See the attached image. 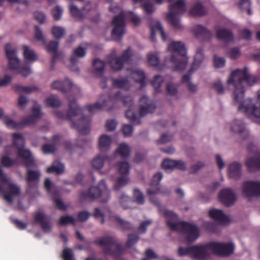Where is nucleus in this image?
<instances>
[{
    "label": "nucleus",
    "instance_id": "6ab92c4d",
    "mask_svg": "<svg viewBox=\"0 0 260 260\" xmlns=\"http://www.w3.org/2000/svg\"><path fill=\"white\" fill-rule=\"evenodd\" d=\"M58 42L55 41H51L46 45V49L49 53L52 54L51 62V69L53 70L56 60L60 59L62 55L61 52L58 51Z\"/></svg>",
    "mask_w": 260,
    "mask_h": 260
},
{
    "label": "nucleus",
    "instance_id": "e2e57ef3",
    "mask_svg": "<svg viewBox=\"0 0 260 260\" xmlns=\"http://www.w3.org/2000/svg\"><path fill=\"white\" fill-rule=\"evenodd\" d=\"M175 160L169 159H165L162 162L161 166L166 171H171L175 168Z\"/></svg>",
    "mask_w": 260,
    "mask_h": 260
},
{
    "label": "nucleus",
    "instance_id": "f257e3e1",
    "mask_svg": "<svg viewBox=\"0 0 260 260\" xmlns=\"http://www.w3.org/2000/svg\"><path fill=\"white\" fill-rule=\"evenodd\" d=\"M150 200L157 207L160 213L166 218L167 225L171 230L185 234L186 240L189 243L193 242L198 238L200 231L196 225L185 221L177 222L178 216L175 213L167 210L165 206L160 205L158 200H153L152 197H150Z\"/></svg>",
    "mask_w": 260,
    "mask_h": 260
},
{
    "label": "nucleus",
    "instance_id": "f704fd0d",
    "mask_svg": "<svg viewBox=\"0 0 260 260\" xmlns=\"http://www.w3.org/2000/svg\"><path fill=\"white\" fill-rule=\"evenodd\" d=\"M111 79L112 81V85L113 88H120L127 90L131 86L129 81L126 78H112Z\"/></svg>",
    "mask_w": 260,
    "mask_h": 260
},
{
    "label": "nucleus",
    "instance_id": "6e6d98bb",
    "mask_svg": "<svg viewBox=\"0 0 260 260\" xmlns=\"http://www.w3.org/2000/svg\"><path fill=\"white\" fill-rule=\"evenodd\" d=\"M71 223L73 225L75 224V219L72 216H62L60 217L59 224L60 225H66L67 224Z\"/></svg>",
    "mask_w": 260,
    "mask_h": 260
},
{
    "label": "nucleus",
    "instance_id": "5701e85b",
    "mask_svg": "<svg viewBox=\"0 0 260 260\" xmlns=\"http://www.w3.org/2000/svg\"><path fill=\"white\" fill-rule=\"evenodd\" d=\"M93 215L95 218L101 217V223L104 224L105 222V217L107 216V213L102 212L99 208H95L93 214H91L89 212L83 211L79 212L77 214L78 220L80 222H84L87 220L90 216Z\"/></svg>",
    "mask_w": 260,
    "mask_h": 260
},
{
    "label": "nucleus",
    "instance_id": "ea45409f",
    "mask_svg": "<svg viewBox=\"0 0 260 260\" xmlns=\"http://www.w3.org/2000/svg\"><path fill=\"white\" fill-rule=\"evenodd\" d=\"M129 154V147L125 143L120 144L115 152V155H119L124 159L127 158Z\"/></svg>",
    "mask_w": 260,
    "mask_h": 260
},
{
    "label": "nucleus",
    "instance_id": "680f3d73",
    "mask_svg": "<svg viewBox=\"0 0 260 260\" xmlns=\"http://www.w3.org/2000/svg\"><path fill=\"white\" fill-rule=\"evenodd\" d=\"M251 2L250 0H241L238 4L239 7L241 10H245L247 11L248 15L251 14L250 10Z\"/></svg>",
    "mask_w": 260,
    "mask_h": 260
},
{
    "label": "nucleus",
    "instance_id": "58836bf2",
    "mask_svg": "<svg viewBox=\"0 0 260 260\" xmlns=\"http://www.w3.org/2000/svg\"><path fill=\"white\" fill-rule=\"evenodd\" d=\"M40 176V173L39 171H34L27 168V176L26 180L29 188H32L31 182L34 181L39 180Z\"/></svg>",
    "mask_w": 260,
    "mask_h": 260
},
{
    "label": "nucleus",
    "instance_id": "774afa93",
    "mask_svg": "<svg viewBox=\"0 0 260 260\" xmlns=\"http://www.w3.org/2000/svg\"><path fill=\"white\" fill-rule=\"evenodd\" d=\"M145 255V257L142 258L141 260H150L157 258V254L150 248H148L146 250Z\"/></svg>",
    "mask_w": 260,
    "mask_h": 260
},
{
    "label": "nucleus",
    "instance_id": "0eeeda50",
    "mask_svg": "<svg viewBox=\"0 0 260 260\" xmlns=\"http://www.w3.org/2000/svg\"><path fill=\"white\" fill-rule=\"evenodd\" d=\"M100 197L102 198V202H107L110 197V191L104 180H101L98 186L91 187L88 192L81 191L80 193V199L82 201L93 200Z\"/></svg>",
    "mask_w": 260,
    "mask_h": 260
},
{
    "label": "nucleus",
    "instance_id": "393cba45",
    "mask_svg": "<svg viewBox=\"0 0 260 260\" xmlns=\"http://www.w3.org/2000/svg\"><path fill=\"white\" fill-rule=\"evenodd\" d=\"M86 54V50L85 48L81 46H78L75 48L73 51V54L70 57V62L73 67L71 69L73 70L79 71V69L76 66L79 61V59L83 58Z\"/></svg>",
    "mask_w": 260,
    "mask_h": 260
},
{
    "label": "nucleus",
    "instance_id": "c9c22d12",
    "mask_svg": "<svg viewBox=\"0 0 260 260\" xmlns=\"http://www.w3.org/2000/svg\"><path fill=\"white\" fill-rule=\"evenodd\" d=\"M217 39L226 42L232 41L233 40V35L232 31L225 28L218 29L216 30Z\"/></svg>",
    "mask_w": 260,
    "mask_h": 260
},
{
    "label": "nucleus",
    "instance_id": "72a5a7b5",
    "mask_svg": "<svg viewBox=\"0 0 260 260\" xmlns=\"http://www.w3.org/2000/svg\"><path fill=\"white\" fill-rule=\"evenodd\" d=\"M60 136L58 135H54L52 138V143L45 144L42 146V151L45 154L52 153L55 152L56 146L59 142Z\"/></svg>",
    "mask_w": 260,
    "mask_h": 260
},
{
    "label": "nucleus",
    "instance_id": "a19ab883",
    "mask_svg": "<svg viewBox=\"0 0 260 260\" xmlns=\"http://www.w3.org/2000/svg\"><path fill=\"white\" fill-rule=\"evenodd\" d=\"M203 59L204 55L202 51L200 49H198L194 56V61L192 63L191 68L189 70V72L190 73H192L194 71L199 68Z\"/></svg>",
    "mask_w": 260,
    "mask_h": 260
},
{
    "label": "nucleus",
    "instance_id": "4468645a",
    "mask_svg": "<svg viewBox=\"0 0 260 260\" xmlns=\"http://www.w3.org/2000/svg\"><path fill=\"white\" fill-rule=\"evenodd\" d=\"M249 152L255 153V156L247 159L246 166L249 172H255L260 170V152L257 150L256 147L252 143H249L247 146Z\"/></svg>",
    "mask_w": 260,
    "mask_h": 260
},
{
    "label": "nucleus",
    "instance_id": "338daca9",
    "mask_svg": "<svg viewBox=\"0 0 260 260\" xmlns=\"http://www.w3.org/2000/svg\"><path fill=\"white\" fill-rule=\"evenodd\" d=\"M62 257L64 260H74V254L72 250L68 248H64L62 251Z\"/></svg>",
    "mask_w": 260,
    "mask_h": 260
},
{
    "label": "nucleus",
    "instance_id": "dca6fc26",
    "mask_svg": "<svg viewBox=\"0 0 260 260\" xmlns=\"http://www.w3.org/2000/svg\"><path fill=\"white\" fill-rule=\"evenodd\" d=\"M125 13L122 11L120 14L115 16L112 21L114 28L112 30V36L121 39L124 34L125 27Z\"/></svg>",
    "mask_w": 260,
    "mask_h": 260
},
{
    "label": "nucleus",
    "instance_id": "9b49d317",
    "mask_svg": "<svg viewBox=\"0 0 260 260\" xmlns=\"http://www.w3.org/2000/svg\"><path fill=\"white\" fill-rule=\"evenodd\" d=\"M239 103L240 105L238 107V110L246 115H248L250 113L252 116L258 118L257 122L260 124V91L257 92V98L255 104L252 103L250 99L243 101L241 100Z\"/></svg>",
    "mask_w": 260,
    "mask_h": 260
},
{
    "label": "nucleus",
    "instance_id": "de8ad7c7",
    "mask_svg": "<svg viewBox=\"0 0 260 260\" xmlns=\"http://www.w3.org/2000/svg\"><path fill=\"white\" fill-rule=\"evenodd\" d=\"M44 186L48 193L51 196H58V191L54 187L52 182L49 178H46L45 180Z\"/></svg>",
    "mask_w": 260,
    "mask_h": 260
},
{
    "label": "nucleus",
    "instance_id": "052dcab7",
    "mask_svg": "<svg viewBox=\"0 0 260 260\" xmlns=\"http://www.w3.org/2000/svg\"><path fill=\"white\" fill-rule=\"evenodd\" d=\"M16 163V160L11 159L8 156H3L1 159V164L5 168H10L13 166Z\"/></svg>",
    "mask_w": 260,
    "mask_h": 260
},
{
    "label": "nucleus",
    "instance_id": "8fccbe9b",
    "mask_svg": "<svg viewBox=\"0 0 260 260\" xmlns=\"http://www.w3.org/2000/svg\"><path fill=\"white\" fill-rule=\"evenodd\" d=\"M46 105L48 107L54 108L59 107L61 103L56 96L52 95L46 100Z\"/></svg>",
    "mask_w": 260,
    "mask_h": 260
},
{
    "label": "nucleus",
    "instance_id": "c756f323",
    "mask_svg": "<svg viewBox=\"0 0 260 260\" xmlns=\"http://www.w3.org/2000/svg\"><path fill=\"white\" fill-rule=\"evenodd\" d=\"M207 13V10L201 2H197L190 9L189 14L193 17H201Z\"/></svg>",
    "mask_w": 260,
    "mask_h": 260
},
{
    "label": "nucleus",
    "instance_id": "cd10ccee",
    "mask_svg": "<svg viewBox=\"0 0 260 260\" xmlns=\"http://www.w3.org/2000/svg\"><path fill=\"white\" fill-rule=\"evenodd\" d=\"M33 122V118L31 117L24 118L20 122H16L10 118L5 120V123L8 127L13 129H19L28 126L29 124Z\"/></svg>",
    "mask_w": 260,
    "mask_h": 260
},
{
    "label": "nucleus",
    "instance_id": "f03ea898",
    "mask_svg": "<svg viewBox=\"0 0 260 260\" xmlns=\"http://www.w3.org/2000/svg\"><path fill=\"white\" fill-rule=\"evenodd\" d=\"M119 101H121L124 106L129 107V109L125 112V117L130 122L135 123V124H140L141 121L139 117L132 108L134 104L132 96L130 95L122 96L120 91L117 92L114 95H109L108 99L104 100L102 103L96 102L94 104L86 106V108L90 113L101 110L109 111L114 108L116 103Z\"/></svg>",
    "mask_w": 260,
    "mask_h": 260
},
{
    "label": "nucleus",
    "instance_id": "2eb2a0df",
    "mask_svg": "<svg viewBox=\"0 0 260 260\" xmlns=\"http://www.w3.org/2000/svg\"><path fill=\"white\" fill-rule=\"evenodd\" d=\"M212 248V252L218 255L227 256L231 255L234 251V245L232 243L210 242L209 245Z\"/></svg>",
    "mask_w": 260,
    "mask_h": 260
},
{
    "label": "nucleus",
    "instance_id": "603ef678",
    "mask_svg": "<svg viewBox=\"0 0 260 260\" xmlns=\"http://www.w3.org/2000/svg\"><path fill=\"white\" fill-rule=\"evenodd\" d=\"M164 82V79L162 76L159 75H155L153 80L151 82L152 86L155 88V91L156 92H159L160 91V87L161 84Z\"/></svg>",
    "mask_w": 260,
    "mask_h": 260
},
{
    "label": "nucleus",
    "instance_id": "864d4df0",
    "mask_svg": "<svg viewBox=\"0 0 260 260\" xmlns=\"http://www.w3.org/2000/svg\"><path fill=\"white\" fill-rule=\"evenodd\" d=\"M135 202L139 205H143L145 203L144 197L142 192L138 189H135L133 193Z\"/></svg>",
    "mask_w": 260,
    "mask_h": 260
},
{
    "label": "nucleus",
    "instance_id": "1a4fd4ad",
    "mask_svg": "<svg viewBox=\"0 0 260 260\" xmlns=\"http://www.w3.org/2000/svg\"><path fill=\"white\" fill-rule=\"evenodd\" d=\"M5 51L7 59L9 60V68L11 70H19V73L24 77H26L31 73L29 67L27 66L21 65L20 60L17 56V51L12 47L10 44H7L5 47Z\"/></svg>",
    "mask_w": 260,
    "mask_h": 260
},
{
    "label": "nucleus",
    "instance_id": "a878e982",
    "mask_svg": "<svg viewBox=\"0 0 260 260\" xmlns=\"http://www.w3.org/2000/svg\"><path fill=\"white\" fill-rule=\"evenodd\" d=\"M231 131L234 133L239 134L243 140L246 139L249 136V132L246 129L245 124L241 120H235L231 123Z\"/></svg>",
    "mask_w": 260,
    "mask_h": 260
},
{
    "label": "nucleus",
    "instance_id": "a211bd4d",
    "mask_svg": "<svg viewBox=\"0 0 260 260\" xmlns=\"http://www.w3.org/2000/svg\"><path fill=\"white\" fill-rule=\"evenodd\" d=\"M210 242L206 244L196 245L192 246L191 258L198 260H206L209 257L208 251L212 252V248L209 245Z\"/></svg>",
    "mask_w": 260,
    "mask_h": 260
},
{
    "label": "nucleus",
    "instance_id": "aec40b11",
    "mask_svg": "<svg viewBox=\"0 0 260 260\" xmlns=\"http://www.w3.org/2000/svg\"><path fill=\"white\" fill-rule=\"evenodd\" d=\"M52 88L64 93H72L73 90H77V87L68 79H66L63 82L55 81L52 84Z\"/></svg>",
    "mask_w": 260,
    "mask_h": 260
},
{
    "label": "nucleus",
    "instance_id": "79ce46f5",
    "mask_svg": "<svg viewBox=\"0 0 260 260\" xmlns=\"http://www.w3.org/2000/svg\"><path fill=\"white\" fill-rule=\"evenodd\" d=\"M23 56L24 58L29 62H34L37 60L38 57L32 50L26 45L23 46Z\"/></svg>",
    "mask_w": 260,
    "mask_h": 260
},
{
    "label": "nucleus",
    "instance_id": "bb28decb",
    "mask_svg": "<svg viewBox=\"0 0 260 260\" xmlns=\"http://www.w3.org/2000/svg\"><path fill=\"white\" fill-rule=\"evenodd\" d=\"M106 212L107 213V216H108L109 220L111 221L117 222L121 227L122 231L131 230L133 229V226L131 222L124 220L117 216L114 215L109 209H107Z\"/></svg>",
    "mask_w": 260,
    "mask_h": 260
},
{
    "label": "nucleus",
    "instance_id": "f3484780",
    "mask_svg": "<svg viewBox=\"0 0 260 260\" xmlns=\"http://www.w3.org/2000/svg\"><path fill=\"white\" fill-rule=\"evenodd\" d=\"M242 192L246 198L260 196V182L246 181L242 183Z\"/></svg>",
    "mask_w": 260,
    "mask_h": 260
},
{
    "label": "nucleus",
    "instance_id": "4d7b16f0",
    "mask_svg": "<svg viewBox=\"0 0 260 260\" xmlns=\"http://www.w3.org/2000/svg\"><path fill=\"white\" fill-rule=\"evenodd\" d=\"M52 34L56 39L61 38L65 34V30L59 26H54L52 28Z\"/></svg>",
    "mask_w": 260,
    "mask_h": 260
},
{
    "label": "nucleus",
    "instance_id": "4be33fe9",
    "mask_svg": "<svg viewBox=\"0 0 260 260\" xmlns=\"http://www.w3.org/2000/svg\"><path fill=\"white\" fill-rule=\"evenodd\" d=\"M140 116L142 117L146 115L147 113H153L156 106L153 103H150L149 99L146 95H143L140 99Z\"/></svg>",
    "mask_w": 260,
    "mask_h": 260
},
{
    "label": "nucleus",
    "instance_id": "f8f14e48",
    "mask_svg": "<svg viewBox=\"0 0 260 260\" xmlns=\"http://www.w3.org/2000/svg\"><path fill=\"white\" fill-rule=\"evenodd\" d=\"M132 56V50L130 47L124 50L120 56H109L108 63L114 71L121 70L125 63L128 62Z\"/></svg>",
    "mask_w": 260,
    "mask_h": 260
},
{
    "label": "nucleus",
    "instance_id": "473e14b6",
    "mask_svg": "<svg viewBox=\"0 0 260 260\" xmlns=\"http://www.w3.org/2000/svg\"><path fill=\"white\" fill-rule=\"evenodd\" d=\"M150 40L152 41L155 40V31L157 30L159 32L161 39L163 41H165L167 40V37L164 31L163 27L161 23L159 21L156 22L154 25H150Z\"/></svg>",
    "mask_w": 260,
    "mask_h": 260
},
{
    "label": "nucleus",
    "instance_id": "412c9836",
    "mask_svg": "<svg viewBox=\"0 0 260 260\" xmlns=\"http://www.w3.org/2000/svg\"><path fill=\"white\" fill-rule=\"evenodd\" d=\"M219 199L224 206L229 207L234 204L236 196L232 189L224 188L220 191Z\"/></svg>",
    "mask_w": 260,
    "mask_h": 260
},
{
    "label": "nucleus",
    "instance_id": "9d476101",
    "mask_svg": "<svg viewBox=\"0 0 260 260\" xmlns=\"http://www.w3.org/2000/svg\"><path fill=\"white\" fill-rule=\"evenodd\" d=\"M13 145L18 149V156L23 159L24 166L26 168H31L34 165V160L30 151L23 148L24 139L21 134L14 133L13 134Z\"/></svg>",
    "mask_w": 260,
    "mask_h": 260
},
{
    "label": "nucleus",
    "instance_id": "423d86ee",
    "mask_svg": "<svg viewBox=\"0 0 260 260\" xmlns=\"http://www.w3.org/2000/svg\"><path fill=\"white\" fill-rule=\"evenodd\" d=\"M170 51L176 52L178 55L172 54L170 61L174 64V71H182L185 69L188 63V57L186 56V49L182 42H172L168 46Z\"/></svg>",
    "mask_w": 260,
    "mask_h": 260
},
{
    "label": "nucleus",
    "instance_id": "bf43d9fd",
    "mask_svg": "<svg viewBox=\"0 0 260 260\" xmlns=\"http://www.w3.org/2000/svg\"><path fill=\"white\" fill-rule=\"evenodd\" d=\"M41 116V108L39 107H35L32 109V115L26 117L29 118L31 117L33 118V122L29 124V125L35 124L38 118Z\"/></svg>",
    "mask_w": 260,
    "mask_h": 260
},
{
    "label": "nucleus",
    "instance_id": "2f4dec72",
    "mask_svg": "<svg viewBox=\"0 0 260 260\" xmlns=\"http://www.w3.org/2000/svg\"><path fill=\"white\" fill-rule=\"evenodd\" d=\"M228 174L230 178L238 179L241 175V165L237 162L231 164L228 168Z\"/></svg>",
    "mask_w": 260,
    "mask_h": 260
},
{
    "label": "nucleus",
    "instance_id": "37998d69",
    "mask_svg": "<svg viewBox=\"0 0 260 260\" xmlns=\"http://www.w3.org/2000/svg\"><path fill=\"white\" fill-rule=\"evenodd\" d=\"M70 12L72 16L78 20H82L85 18V13L79 9L76 6L72 4L70 6Z\"/></svg>",
    "mask_w": 260,
    "mask_h": 260
},
{
    "label": "nucleus",
    "instance_id": "7ed1b4c3",
    "mask_svg": "<svg viewBox=\"0 0 260 260\" xmlns=\"http://www.w3.org/2000/svg\"><path fill=\"white\" fill-rule=\"evenodd\" d=\"M69 100V110L67 114L62 111H57L55 113L59 118L69 120L72 122V127L78 130L82 135L87 134L90 132V124L91 118L89 116H85L83 115L77 122L73 121V118L80 114H82L83 110L79 108L76 101L71 99L70 96L68 97Z\"/></svg>",
    "mask_w": 260,
    "mask_h": 260
},
{
    "label": "nucleus",
    "instance_id": "ddd939ff",
    "mask_svg": "<svg viewBox=\"0 0 260 260\" xmlns=\"http://www.w3.org/2000/svg\"><path fill=\"white\" fill-rule=\"evenodd\" d=\"M0 180L2 182L8 184V192H5L4 199L8 203L11 204L13 202V198L18 196L20 194V188L16 184L9 182V179L4 174L3 170L0 168Z\"/></svg>",
    "mask_w": 260,
    "mask_h": 260
},
{
    "label": "nucleus",
    "instance_id": "a18cd8bd",
    "mask_svg": "<svg viewBox=\"0 0 260 260\" xmlns=\"http://www.w3.org/2000/svg\"><path fill=\"white\" fill-rule=\"evenodd\" d=\"M93 67L95 70V74L102 76L105 67V62L99 59H96L93 61Z\"/></svg>",
    "mask_w": 260,
    "mask_h": 260
},
{
    "label": "nucleus",
    "instance_id": "5fc2aeb1",
    "mask_svg": "<svg viewBox=\"0 0 260 260\" xmlns=\"http://www.w3.org/2000/svg\"><path fill=\"white\" fill-rule=\"evenodd\" d=\"M117 165L119 172L122 175H127L129 173L130 165L128 162L120 161L118 162Z\"/></svg>",
    "mask_w": 260,
    "mask_h": 260
},
{
    "label": "nucleus",
    "instance_id": "7c9ffc66",
    "mask_svg": "<svg viewBox=\"0 0 260 260\" xmlns=\"http://www.w3.org/2000/svg\"><path fill=\"white\" fill-rule=\"evenodd\" d=\"M196 37H201L204 40H209L212 37L211 32L202 25H197L194 28Z\"/></svg>",
    "mask_w": 260,
    "mask_h": 260
},
{
    "label": "nucleus",
    "instance_id": "3c124183",
    "mask_svg": "<svg viewBox=\"0 0 260 260\" xmlns=\"http://www.w3.org/2000/svg\"><path fill=\"white\" fill-rule=\"evenodd\" d=\"M139 237L138 235L129 234L127 235V240L125 243V247L127 248H131L136 244L139 241Z\"/></svg>",
    "mask_w": 260,
    "mask_h": 260
},
{
    "label": "nucleus",
    "instance_id": "69168bd1",
    "mask_svg": "<svg viewBox=\"0 0 260 260\" xmlns=\"http://www.w3.org/2000/svg\"><path fill=\"white\" fill-rule=\"evenodd\" d=\"M192 246L188 247H179L178 249V254L180 256H183L185 255H188L191 257L192 255Z\"/></svg>",
    "mask_w": 260,
    "mask_h": 260
},
{
    "label": "nucleus",
    "instance_id": "49530a36",
    "mask_svg": "<svg viewBox=\"0 0 260 260\" xmlns=\"http://www.w3.org/2000/svg\"><path fill=\"white\" fill-rule=\"evenodd\" d=\"M107 159L108 157L106 155H98L93 159L91 162L92 166L94 169L100 170L103 167L105 161Z\"/></svg>",
    "mask_w": 260,
    "mask_h": 260
},
{
    "label": "nucleus",
    "instance_id": "0e129e2a",
    "mask_svg": "<svg viewBox=\"0 0 260 260\" xmlns=\"http://www.w3.org/2000/svg\"><path fill=\"white\" fill-rule=\"evenodd\" d=\"M131 202V199L125 194H122L119 198V203L120 204L121 206L124 209H127L129 207V203Z\"/></svg>",
    "mask_w": 260,
    "mask_h": 260
},
{
    "label": "nucleus",
    "instance_id": "13d9d810",
    "mask_svg": "<svg viewBox=\"0 0 260 260\" xmlns=\"http://www.w3.org/2000/svg\"><path fill=\"white\" fill-rule=\"evenodd\" d=\"M128 181V178L124 176L120 177L116 181L114 189L115 190H118L121 187L125 185Z\"/></svg>",
    "mask_w": 260,
    "mask_h": 260
},
{
    "label": "nucleus",
    "instance_id": "c03bdc74",
    "mask_svg": "<svg viewBox=\"0 0 260 260\" xmlns=\"http://www.w3.org/2000/svg\"><path fill=\"white\" fill-rule=\"evenodd\" d=\"M13 89L18 93H31L37 91L39 89L38 87L36 86H22L20 85H14L13 86Z\"/></svg>",
    "mask_w": 260,
    "mask_h": 260
},
{
    "label": "nucleus",
    "instance_id": "c85d7f7f",
    "mask_svg": "<svg viewBox=\"0 0 260 260\" xmlns=\"http://www.w3.org/2000/svg\"><path fill=\"white\" fill-rule=\"evenodd\" d=\"M209 216L214 220L217 221L221 224H228L230 222V219L225 215L221 210L213 209L209 211Z\"/></svg>",
    "mask_w": 260,
    "mask_h": 260
},
{
    "label": "nucleus",
    "instance_id": "b1692460",
    "mask_svg": "<svg viewBox=\"0 0 260 260\" xmlns=\"http://www.w3.org/2000/svg\"><path fill=\"white\" fill-rule=\"evenodd\" d=\"M34 222L40 225L43 232L47 233L50 231L51 225L50 221L47 219V216L41 212L34 214Z\"/></svg>",
    "mask_w": 260,
    "mask_h": 260
},
{
    "label": "nucleus",
    "instance_id": "20e7f679",
    "mask_svg": "<svg viewBox=\"0 0 260 260\" xmlns=\"http://www.w3.org/2000/svg\"><path fill=\"white\" fill-rule=\"evenodd\" d=\"M258 78L248 73V69L245 67L243 69H236L231 74L228 80L229 84H233L235 90L233 93L234 100L235 102H240L244 96V87L242 85L245 81L250 86L253 85L258 81Z\"/></svg>",
    "mask_w": 260,
    "mask_h": 260
},
{
    "label": "nucleus",
    "instance_id": "39448f33",
    "mask_svg": "<svg viewBox=\"0 0 260 260\" xmlns=\"http://www.w3.org/2000/svg\"><path fill=\"white\" fill-rule=\"evenodd\" d=\"M118 241L114 236H106L97 239L93 243L102 247L104 254L111 255L114 259H119L124 254L125 249Z\"/></svg>",
    "mask_w": 260,
    "mask_h": 260
},
{
    "label": "nucleus",
    "instance_id": "09e8293b",
    "mask_svg": "<svg viewBox=\"0 0 260 260\" xmlns=\"http://www.w3.org/2000/svg\"><path fill=\"white\" fill-rule=\"evenodd\" d=\"M111 138L110 137L106 135H102L99 139V149L101 151L105 148H107L110 146L111 143Z\"/></svg>",
    "mask_w": 260,
    "mask_h": 260
},
{
    "label": "nucleus",
    "instance_id": "4c0bfd02",
    "mask_svg": "<svg viewBox=\"0 0 260 260\" xmlns=\"http://www.w3.org/2000/svg\"><path fill=\"white\" fill-rule=\"evenodd\" d=\"M64 170V165L58 160H55L51 166L47 168V172L49 174L54 173L60 175L63 173Z\"/></svg>",
    "mask_w": 260,
    "mask_h": 260
},
{
    "label": "nucleus",
    "instance_id": "6e6552de",
    "mask_svg": "<svg viewBox=\"0 0 260 260\" xmlns=\"http://www.w3.org/2000/svg\"><path fill=\"white\" fill-rule=\"evenodd\" d=\"M186 10L184 0H177L169 6V12L167 15V19L175 30H181L183 26L180 23V15Z\"/></svg>",
    "mask_w": 260,
    "mask_h": 260
},
{
    "label": "nucleus",
    "instance_id": "e433bc0d",
    "mask_svg": "<svg viewBox=\"0 0 260 260\" xmlns=\"http://www.w3.org/2000/svg\"><path fill=\"white\" fill-rule=\"evenodd\" d=\"M134 80L140 84V88H142L146 86V77L144 72L142 70H135L132 73Z\"/></svg>",
    "mask_w": 260,
    "mask_h": 260
}]
</instances>
